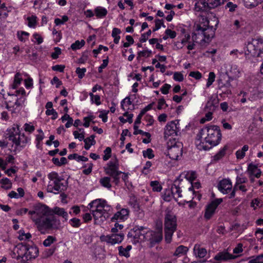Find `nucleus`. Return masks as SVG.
I'll use <instances>...</instances> for the list:
<instances>
[{"label": "nucleus", "instance_id": "obj_1", "mask_svg": "<svg viewBox=\"0 0 263 263\" xmlns=\"http://www.w3.org/2000/svg\"><path fill=\"white\" fill-rule=\"evenodd\" d=\"M221 139V133L219 126L211 125L201 129L197 134L195 144L200 150H208L218 145Z\"/></svg>", "mask_w": 263, "mask_h": 263}, {"label": "nucleus", "instance_id": "obj_2", "mask_svg": "<svg viewBox=\"0 0 263 263\" xmlns=\"http://www.w3.org/2000/svg\"><path fill=\"white\" fill-rule=\"evenodd\" d=\"M218 17H202V22L201 24L197 25L196 30L201 31V44L203 42L209 43L214 36L215 30L218 24Z\"/></svg>", "mask_w": 263, "mask_h": 263}, {"label": "nucleus", "instance_id": "obj_3", "mask_svg": "<svg viewBox=\"0 0 263 263\" xmlns=\"http://www.w3.org/2000/svg\"><path fill=\"white\" fill-rule=\"evenodd\" d=\"M50 180L47 186V191L50 193L58 194L67 189L68 183L64 178L60 177L55 172L50 173L48 175Z\"/></svg>", "mask_w": 263, "mask_h": 263}, {"label": "nucleus", "instance_id": "obj_4", "mask_svg": "<svg viewBox=\"0 0 263 263\" xmlns=\"http://www.w3.org/2000/svg\"><path fill=\"white\" fill-rule=\"evenodd\" d=\"M7 138L9 141L15 145L13 152L15 154L18 146L23 147L28 142V139L24 134H21L19 126L14 124L13 126L7 130Z\"/></svg>", "mask_w": 263, "mask_h": 263}, {"label": "nucleus", "instance_id": "obj_5", "mask_svg": "<svg viewBox=\"0 0 263 263\" xmlns=\"http://www.w3.org/2000/svg\"><path fill=\"white\" fill-rule=\"evenodd\" d=\"M177 228V219L174 213L167 210L164 219L165 239L167 243H170L172 237Z\"/></svg>", "mask_w": 263, "mask_h": 263}, {"label": "nucleus", "instance_id": "obj_6", "mask_svg": "<svg viewBox=\"0 0 263 263\" xmlns=\"http://www.w3.org/2000/svg\"><path fill=\"white\" fill-rule=\"evenodd\" d=\"M245 53L254 57H263V39H252L248 42L245 48Z\"/></svg>", "mask_w": 263, "mask_h": 263}, {"label": "nucleus", "instance_id": "obj_7", "mask_svg": "<svg viewBox=\"0 0 263 263\" xmlns=\"http://www.w3.org/2000/svg\"><path fill=\"white\" fill-rule=\"evenodd\" d=\"M119 164L118 160L116 158L115 160H111L107 163L104 167L105 174L113 179V182L118 185L120 182L119 176L122 172L119 171Z\"/></svg>", "mask_w": 263, "mask_h": 263}, {"label": "nucleus", "instance_id": "obj_8", "mask_svg": "<svg viewBox=\"0 0 263 263\" xmlns=\"http://www.w3.org/2000/svg\"><path fill=\"white\" fill-rule=\"evenodd\" d=\"M149 230L142 226H135L130 230L127 234L128 238L134 239L133 243L136 244L144 241L148 237Z\"/></svg>", "mask_w": 263, "mask_h": 263}, {"label": "nucleus", "instance_id": "obj_9", "mask_svg": "<svg viewBox=\"0 0 263 263\" xmlns=\"http://www.w3.org/2000/svg\"><path fill=\"white\" fill-rule=\"evenodd\" d=\"M167 155L173 160H178L182 156L183 144L174 138L167 142Z\"/></svg>", "mask_w": 263, "mask_h": 263}, {"label": "nucleus", "instance_id": "obj_10", "mask_svg": "<svg viewBox=\"0 0 263 263\" xmlns=\"http://www.w3.org/2000/svg\"><path fill=\"white\" fill-rule=\"evenodd\" d=\"M90 209H96L97 212H101L104 215L109 214L112 208L110 205L107 203L106 200L102 199H97L93 200L89 203Z\"/></svg>", "mask_w": 263, "mask_h": 263}, {"label": "nucleus", "instance_id": "obj_11", "mask_svg": "<svg viewBox=\"0 0 263 263\" xmlns=\"http://www.w3.org/2000/svg\"><path fill=\"white\" fill-rule=\"evenodd\" d=\"M233 80L232 78L227 74H223L221 77L218 81V88L220 95L222 93L226 95L231 94V82Z\"/></svg>", "mask_w": 263, "mask_h": 263}, {"label": "nucleus", "instance_id": "obj_12", "mask_svg": "<svg viewBox=\"0 0 263 263\" xmlns=\"http://www.w3.org/2000/svg\"><path fill=\"white\" fill-rule=\"evenodd\" d=\"M16 248L18 250H23L24 252V256L27 260L34 259L38 256L39 250L36 246H29L21 243L18 244Z\"/></svg>", "mask_w": 263, "mask_h": 263}, {"label": "nucleus", "instance_id": "obj_13", "mask_svg": "<svg viewBox=\"0 0 263 263\" xmlns=\"http://www.w3.org/2000/svg\"><path fill=\"white\" fill-rule=\"evenodd\" d=\"M179 121H173L167 123L164 130V137L177 136L180 133V127L178 126Z\"/></svg>", "mask_w": 263, "mask_h": 263}, {"label": "nucleus", "instance_id": "obj_14", "mask_svg": "<svg viewBox=\"0 0 263 263\" xmlns=\"http://www.w3.org/2000/svg\"><path fill=\"white\" fill-rule=\"evenodd\" d=\"M222 202V198L212 201L206 208L204 217L206 220L210 219L214 215L217 206Z\"/></svg>", "mask_w": 263, "mask_h": 263}, {"label": "nucleus", "instance_id": "obj_15", "mask_svg": "<svg viewBox=\"0 0 263 263\" xmlns=\"http://www.w3.org/2000/svg\"><path fill=\"white\" fill-rule=\"evenodd\" d=\"M124 234L120 233L119 234H112L110 235L102 236L100 239L102 241H105L111 245H115L121 242L124 239Z\"/></svg>", "mask_w": 263, "mask_h": 263}, {"label": "nucleus", "instance_id": "obj_16", "mask_svg": "<svg viewBox=\"0 0 263 263\" xmlns=\"http://www.w3.org/2000/svg\"><path fill=\"white\" fill-rule=\"evenodd\" d=\"M44 214H47L48 215H53L54 214L58 215V216H62L67 220L68 219V213L65 211L63 208H60L58 206H55L53 209H50L47 206L45 208V212Z\"/></svg>", "mask_w": 263, "mask_h": 263}, {"label": "nucleus", "instance_id": "obj_17", "mask_svg": "<svg viewBox=\"0 0 263 263\" xmlns=\"http://www.w3.org/2000/svg\"><path fill=\"white\" fill-rule=\"evenodd\" d=\"M232 184L230 179H224L218 185L219 190L223 194H228L232 190Z\"/></svg>", "mask_w": 263, "mask_h": 263}, {"label": "nucleus", "instance_id": "obj_18", "mask_svg": "<svg viewBox=\"0 0 263 263\" xmlns=\"http://www.w3.org/2000/svg\"><path fill=\"white\" fill-rule=\"evenodd\" d=\"M129 213V211L127 209H121L114 214V216L111 218V221H125L128 218Z\"/></svg>", "mask_w": 263, "mask_h": 263}, {"label": "nucleus", "instance_id": "obj_19", "mask_svg": "<svg viewBox=\"0 0 263 263\" xmlns=\"http://www.w3.org/2000/svg\"><path fill=\"white\" fill-rule=\"evenodd\" d=\"M218 99L216 98L211 97L206 104L205 110L214 112L218 107Z\"/></svg>", "mask_w": 263, "mask_h": 263}, {"label": "nucleus", "instance_id": "obj_20", "mask_svg": "<svg viewBox=\"0 0 263 263\" xmlns=\"http://www.w3.org/2000/svg\"><path fill=\"white\" fill-rule=\"evenodd\" d=\"M148 237H149L150 242L152 245H155L157 243H159L162 239V232H155L152 231H149Z\"/></svg>", "mask_w": 263, "mask_h": 263}, {"label": "nucleus", "instance_id": "obj_21", "mask_svg": "<svg viewBox=\"0 0 263 263\" xmlns=\"http://www.w3.org/2000/svg\"><path fill=\"white\" fill-rule=\"evenodd\" d=\"M232 258H234L233 256L227 252H219L214 258L215 260L218 261L228 260Z\"/></svg>", "mask_w": 263, "mask_h": 263}, {"label": "nucleus", "instance_id": "obj_22", "mask_svg": "<svg viewBox=\"0 0 263 263\" xmlns=\"http://www.w3.org/2000/svg\"><path fill=\"white\" fill-rule=\"evenodd\" d=\"M177 182L178 181L177 180L175 181L174 184L172 185L171 189V191H172L173 197L175 199V200H176L177 198L182 196V190H181L180 187L179 186V184H177Z\"/></svg>", "mask_w": 263, "mask_h": 263}, {"label": "nucleus", "instance_id": "obj_23", "mask_svg": "<svg viewBox=\"0 0 263 263\" xmlns=\"http://www.w3.org/2000/svg\"><path fill=\"white\" fill-rule=\"evenodd\" d=\"M36 222L39 223L38 226L40 229H51L50 217L40 219L39 221H37Z\"/></svg>", "mask_w": 263, "mask_h": 263}, {"label": "nucleus", "instance_id": "obj_24", "mask_svg": "<svg viewBox=\"0 0 263 263\" xmlns=\"http://www.w3.org/2000/svg\"><path fill=\"white\" fill-rule=\"evenodd\" d=\"M248 171L251 175H254L257 178H259L261 175V172L260 170L258 169L256 165L252 163H250L248 165Z\"/></svg>", "mask_w": 263, "mask_h": 263}, {"label": "nucleus", "instance_id": "obj_25", "mask_svg": "<svg viewBox=\"0 0 263 263\" xmlns=\"http://www.w3.org/2000/svg\"><path fill=\"white\" fill-rule=\"evenodd\" d=\"M194 252L199 258H203L206 255L207 252L205 249L200 248L199 245H195L194 248Z\"/></svg>", "mask_w": 263, "mask_h": 263}, {"label": "nucleus", "instance_id": "obj_26", "mask_svg": "<svg viewBox=\"0 0 263 263\" xmlns=\"http://www.w3.org/2000/svg\"><path fill=\"white\" fill-rule=\"evenodd\" d=\"M95 138V136L92 135H91L89 137L84 139V142L85 143L84 148L86 150L89 149L91 146L94 145L96 144Z\"/></svg>", "mask_w": 263, "mask_h": 263}, {"label": "nucleus", "instance_id": "obj_27", "mask_svg": "<svg viewBox=\"0 0 263 263\" xmlns=\"http://www.w3.org/2000/svg\"><path fill=\"white\" fill-rule=\"evenodd\" d=\"M188 251V248L184 246H180L177 248L174 255L175 256H181L186 254Z\"/></svg>", "mask_w": 263, "mask_h": 263}, {"label": "nucleus", "instance_id": "obj_28", "mask_svg": "<svg viewBox=\"0 0 263 263\" xmlns=\"http://www.w3.org/2000/svg\"><path fill=\"white\" fill-rule=\"evenodd\" d=\"M50 216L51 229H58L61 226L60 220L57 219L54 215Z\"/></svg>", "mask_w": 263, "mask_h": 263}, {"label": "nucleus", "instance_id": "obj_29", "mask_svg": "<svg viewBox=\"0 0 263 263\" xmlns=\"http://www.w3.org/2000/svg\"><path fill=\"white\" fill-rule=\"evenodd\" d=\"M225 0H207V6L211 9L217 7V6L223 4Z\"/></svg>", "mask_w": 263, "mask_h": 263}, {"label": "nucleus", "instance_id": "obj_30", "mask_svg": "<svg viewBox=\"0 0 263 263\" xmlns=\"http://www.w3.org/2000/svg\"><path fill=\"white\" fill-rule=\"evenodd\" d=\"M110 181L111 178L110 177H104L100 179L99 182L103 187L110 189L111 187Z\"/></svg>", "mask_w": 263, "mask_h": 263}, {"label": "nucleus", "instance_id": "obj_31", "mask_svg": "<svg viewBox=\"0 0 263 263\" xmlns=\"http://www.w3.org/2000/svg\"><path fill=\"white\" fill-rule=\"evenodd\" d=\"M90 212L95 220H98L99 218L102 217H104L106 219L109 216V214L104 215V214H102L101 212H97L96 209H90Z\"/></svg>", "mask_w": 263, "mask_h": 263}, {"label": "nucleus", "instance_id": "obj_32", "mask_svg": "<svg viewBox=\"0 0 263 263\" xmlns=\"http://www.w3.org/2000/svg\"><path fill=\"white\" fill-rule=\"evenodd\" d=\"M246 7L251 8L256 6L259 3H261V0H243Z\"/></svg>", "mask_w": 263, "mask_h": 263}, {"label": "nucleus", "instance_id": "obj_33", "mask_svg": "<svg viewBox=\"0 0 263 263\" xmlns=\"http://www.w3.org/2000/svg\"><path fill=\"white\" fill-rule=\"evenodd\" d=\"M0 9L3 11V15H9L8 13L9 12H16V10L11 7H7L6 6V5L5 3L2 4L1 3V6H0Z\"/></svg>", "mask_w": 263, "mask_h": 263}, {"label": "nucleus", "instance_id": "obj_34", "mask_svg": "<svg viewBox=\"0 0 263 263\" xmlns=\"http://www.w3.org/2000/svg\"><path fill=\"white\" fill-rule=\"evenodd\" d=\"M249 149V146L247 145H245L241 148L239 149L236 152V156L237 159H241L245 156V152Z\"/></svg>", "mask_w": 263, "mask_h": 263}, {"label": "nucleus", "instance_id": "obj_35", "mask_svg": "<svg viewBox=\"0 0 263 263\" xmlns=\"http://www.w3.org/2000/svg\"><path fill=\"white\" fill-rule=\"evenodd\" d=\"M0 183L2 184V187L8 190L12 187V183L9 179L7 178H3L1 180Z\"/></svg>", "mask_w": 263, "mask_h": 263}, {"label": "nucleus", "instance_id": "obj_36", "mask_svg": "<svg viewBox=\"0 0 263 263\" xmlns=\"http://www.w3.org/2000/svg\"><path fill=\"white\" fill-rule=\"evenodd\" d=\"M29 35V33L25 31H17V36L18 39L20 41L23 42H25L26 40L28 39V36Z\"/></svg>", "mask_w": 263, "mask_h": 263}, {"label": "nucleus", "instance_id": "obj_37", "mask_svg": "<svg viewBox=\"0 0 263 263\" xmlns=\"http://www.w3.org/2000/svg\"><path fill=\"white\" fill-rule=\"evenodd\" d=\"M150 185L154 192H160L162 190V186L158 181H153L150 183Z\"/></svg>", "mask_w": 263, "mask_h": 263}, {"label": "nucleus", "instance_id": "obj_38", "mask_svg": "<svg viewBox=\"0 0 263 263\" xmlns=\"http://www.w3.org/2000/svg\"><path fill=\"white\" fill-rule=\"evenodd\" d=\"M85 43V42L83 40H82L81 41L78 40L71 44V48L73 50L79 49L84 46Z\"/></svg>", "mask_w": 263, "mask_h": 263}, {"label": "nucleus", "instance_id": "obj_39", "mask_svg": "<svg viewBox=\"0 0 263 263\" xmlns=\"http://www.w3.org/2000/svg\"><path fill=\"white\" fill-rule=\"evenodd\" d=\"M173 196L171 189H166L162 195V198L165 201H170Z\"/></svg>", "mask_w": 263, "mask_h": 263}, {"label": "nucleus", "instance_id": "obj_40", "mask_svg": "<svg viewBox=\"0 0 263 263\" xmlns=\"http://www.w3.org/2000/svg\"><path fill=\"white\" fill-rule=\"evenodd\" d=\"M137 125V124H134V129L135 130L134 132V135H137L138 134H140L142 135L145 136L147 138H151V134L149 133L143 132L141 129H139L138 126Z\"/></svg>", "mask_w": 263, "mask_h": 263}, {"label": "nucleus", "instance_id": "obj_41", "mask_svg": "<svg viewBox=\"0 0 263 263\" xmlns=\"http://www.w3.org/2000/svg\"><path fill=\"white\" fill-rule=\"evenodd\" d=\"M95 11L97 16H104L107 13L106 9L102 7H97Z\"/></svg>", "mask_w": 263, "mask_h": 263}, {"label": "nucleus", "instance_id": "obj_42", "mask_svg": "<svg viewBox=\"0 0 263 263\" xmlns=\"http://www.w3.org/2000/svg\"><path fill=\"white\" fill-rule=\"evenodd\" d=\"M185 177L191 183H192V182L196 179L197 176L195 172L190 171L186 173Z\"/></svg>", "mask_w": 263, "mask_h": 263}, {"label": "nucleus", "instance_id": "obj_43", "mask_svg": "<svg viewBox=\"0 0 263 263\" xmlns=\"http://www.w3.org/2000/svg\"><path fill=\"white\" fill-rule=\"evenodd\" d=\"M57 240L56 238L52 236H48L43 241V245L45 247H49Z\"/></svg>", "mask_w": 263, "mask_h": 263}, {"label": "nucleus", "instance_id": "obj_44", "mask_svg": "<svg viewBox=\"0 0 263 263\" xmlns=\"http://www.w3.org/2000/svg\"><path fill=\"white\" fill-rule=\"evenodd\" d=\"M215 79V74L214 72H210L209 74V78L206 83V87H209L214 82Z\"/></svg>", "mask_w": 263, "mask_h": 263}, {"label": "nucleus", "instance_id": "obj_45", "mask_svg": "<svg viewBox=\"0 0 263 263\" xmlns=\"http://www.w3.org/2000/svg\"><path fill=\"white\" fill-rule=\"evenodd\" d=\"M143 156L145 158L147 157L148 159H152L154 157L152 149L147 148L146 151H143Z\"/></svg>", "mask_w": 263, "mask_h": 263}, {"label": "nucleus", "instance_id": "obj_46", "mask_svg": "<svg viewBox=\"0 0 263 263\" xmlns=\"http://www.w3.org/2000/svg\"><path fill=\"white\" fill-rule=\"evenodd\" d=\"M119 250V254L120 256H123L126 257H128L129 256V253L127 252V251L124 249L122 246H119L118 247Z\"/></svg>", "mask_w": 263, "mask_h": 263}, {"label": "nucleus", "instance_id": "obj_47", "mask_svg": "<svg viewBox=\"0 0 263 263\" xmlns=\"http://www.w3.org/2000/svg\"><path fill=\"white\" fill-rule=\"evenodd\" d=\"M86 71L85 68H80L78 67L76 70V73L78 75V77L80 79H82L85 76V73Z\"/></svg>", "mask_w": 263, "mask_h": 263}, {"label": "nucleus", "instance_id": "obj_48", "mask_svg": "<svg viewBox=\"0 0 263 263\" xmlns=\"http://www.w3.org/2000/svg\"><path fill=\"white\" fill-rule=\"evenodd\" d=\"M93 164L92 163H89L83 166V167H88L87 169H85L83 171V174L85 175H89L92 172Z\"/></svg>", "mask_w": 263, "mask_h": 263}, {"label": "nucleus", "instance_id": "obj_49", "mask_svg": "<svg viewBox=\"0 0 263 263\" xmlns=\"http://www.w3.org/2000/svg\"><path fill=\"white\" fill-rule=\"evenodd\" d=\"M152 53L151 50H145L138 52L137 59L141 57H149Z\"/></svg>", "mask_w": 263, "mask_h": 263}, {"label": "nucleus", "instance_id": "obj_50", "mask_svg": "<svg viewBox=\"0 0 263 263\" xmlns=\"http://www.w3.org/2000/svg\"><path fill=\"white\" fill-rule=\"evenodd\" d=\"M36 17H27L28 26L31 28H34L36 25Z\"/></svg>", "mask_w": 263, "mask_h": 263}, {"label": "nucleus", "instance_id": "obj_51", "mask_svg": "<svg viewBox=\"0 0 263 263\" xmlns=\"http://www.w3.org/2000/svg\"><path fill=\"white\" fill-rule=\"evenodd\" d=\"M46 114L48 116L52 115L51 119L52 120H55L58 116V113L53 109H47L46 111Z\"/></svg>", "mask_w": 263, "mask_h": 263}, {"label": "nucleus", "instance_id": "obj_52", "mask_svg": "<svg viewBox=\"0 0 263 263\" xmlns=\"http://www.w3.org/2000/svg\"><path fill=\"white\" fill-rule=\"evenodd\" d=\"M108 64V57H107L106 59L103 60V63L99 67L98 71L99 73L102 72L103 69H104L107 67Z\"/></svg>", "mask_w": 263, "mask_h": 263}, {"label": "nucleus", "instance_id": "obj_53", "mask_svg": "<svg viewBox=\"0 0 263 263\" xmlns=\"http://www.w3.org/2000/svg\"><path fill=\"white\" fill-rule=\"evenodd\" d=\"M151 33V30H149L146 33L142 34L141 36V37L140 38V42L141 43H144L146 42L148 39V36H149Z\"/></svg>", "mask_w": 263, "mask_h": 263}, {"label": "nucleus", "instance_id": "obj_54", "mask_svg": "<svg viewBox=\"0 0 263 263\" xmlns=\"http://www.w3.org/2000/svg\"><path fill=\"white\" fill-rule=\"evenodd\" d=\"M70 223L73 227H79L81 225L80 220L76 218L71 219L70 220Z\"/></svg>", "mask_w": 263, "mask_h": 263}, {"label": "nucleus", "instance_id": "obj_55", "mask_svg": "<svg viewBox=\"0 0 263 263\" xmlns=\"http://www.w3.org/2000/svg\"><path fill=\"white\" fill-rule=\"evenodd\" d=\"M225 155V149L223 148L220 150L217 154L214 156V160L218 161L220 160Z\"/></svg>", "mask_w": 263, "mask_h": 263}, {"label": "nucleus", "instance_id": "obj_56", "mask_svg": "<svg viewBox=\"0 0 263 263\" xmlns=\"http://www.w3.org/2000/svg\"><path fill=\"white\" fill-rule=\"evenodd\" d=\"M248 263H263V255H259L255 258L251 259Z\"/></svg>", "mask_w": 263, "mask_h": 263}, {"label": "nucleus", "instance_id": "obj_57", "mask_svg": "<svg viewBox=\"0 0 263 263\" xmlns=\"http://www.w3.org/2000/svg\"><path fill=\"white\" fill-rule=\"evenodd\" d=\"M61 53V50L59 47L54 48V51L52 53L51 57L53 59H57L59 55Z\"/></svg>", "mask_w": 263, "mask_h": 263}, {"label": "nucleus", "instance_id": "obj_58", "mask_svg": "<svg viewBox=\"0 0 263 263\" xmlns=\"http://www.w3.org/2000/svg\"><path fill=\"white\" fill-rule=\"evenodd\" d=\"M173 78L176 81L181 82L183 80V76L180 72H175L174 74Z\"/></svg>", "mask_w": 263, "mask_h": 263}, {"label": "nucleus", "instance_id": "obj_59", "mask_svg": "<svg viewBox=\"0 0 263 263\" xmlns=\"http://www.w3.org/2000/svg\"><path fill=\"white\" fill-rule=\"evenodd\" d=\"M189 76L194 78L196 80H199L201 78L202 74L199 71H192L190 73Z\"/></svg>", "mask_w": 263, "mask_h": 263}, {"label": "nucleus", "instance_id": "obj_60", "mask_svg": "<svg viewBox=\"0 0 263 263\" xmlns=\"http://www.w3.org/2000/svg\"><path fill=\"white\" fill-rule=\"evenodd\" d=\"M127 103V105H130L132 104V102L130 101V99L129 97H126L124 99H123L121 102V106L122 108L125 110L126 109L124 107V104Z\"/></svg>", "mask_w": 263, "mask_h": 263}, {"label": "nucleus", "instance_id": "obj_61", "mask_svg": "<svg viewBox=\"0 0 263 263\" xmlns=\"http://www.w3.org/2000/svg\"><path fill=\"white\" fill-rule=\"evenodd\" d=\"M73 136L75 138L78 139L80 141L84 140V133H79L78 131H74L73 133Z\"/></svg>", "mask_w": 263, "mask_h": 263}, {"label": "nucleus", "instance_id": "obj_62", "mask_svg": "<svg viewBox=\"0 0 263 263\" xmlns=\"http://www.w3.org/2000/svg\"><path fill=\"white\" fill-rule=\"evenodd\" d=\"M88 53L87 51L84 52L81 58L79 59V63H84L88 60Z\"/></svg>", "mask_w": 263, "mask_h": 263}, {"label": "nucleus", "instance_id": "obj_63", "mask_svg": "<svg viewBox=\"0 0 263 263\" xmlns=\"http://www.w3.org/2000/svg\"><path fill=\"white\" fill-rule=\"evenodd\" d=\"M22 81V78H21V74L19 72H17L14 76V83L18 84V85L21 84Z\"/></svg>", "mask_w": 263, "mask_h": 263}, {"label": "nucleus", "instance_id": "obj_64", "mask_svg": "<svg viewBox=\"0 0 263 263\" xmlns=\"http://www.w3.org/2000/svg\"><path fill=\"white\" fill-rule=\"evenodd\" d=\"M171 88V85L168 84H165L163 87L161 88V91L163 94H167L168 93L169 89Z\"/></svg>", "mask_w": 263, "mask_h": 263}]
</instances>
